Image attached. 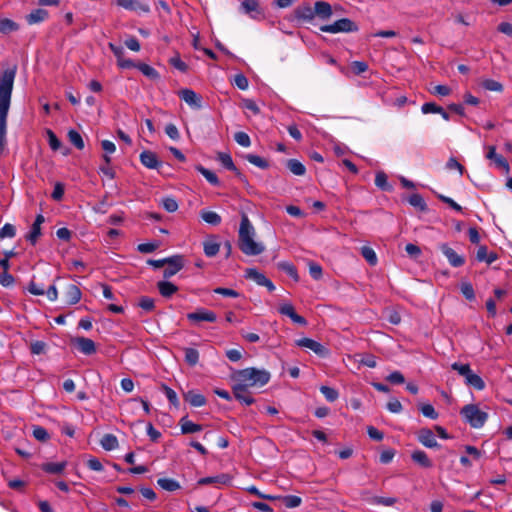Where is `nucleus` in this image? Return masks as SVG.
Wrapping results in <instances>:
<instances>
[{"label":"nucleus","instance_id":"a18cd8bd","mask_svg":"<svg viewBox=\"0 0 512 512\" xmlns=\"http://www.w3.org/2000/svg\"><path fill=\"white\" fill-rule=\"evenodd\" d=\"M68 139L77 149L82 150L84 148V141L82 136L76 130H70L68 132Z\"/></svg>","mask_w":512,"mask_h":512},{"label":"nucleus","instance_id":"de8ad7c7","mask_svg":"<svg viewBox=\"0 0 512 512\" xmlns=\"http://www.w3.org/2000/svg\"><path fill=\"white\" fill-rule=\"evenodd\" d=\"M280 270L284 271L287 275H289L294 280H298V273L296 267L289 262H280L278 264Z\"/></svg>","mask_w":512,"mask_h":512},{"label":"nucleus","instance_id":"c9c22d12","mask_svg":"<svg viewBox=\"0 0 512 512\" xmlns=\"http://www.w3.org/2000/svg\"><path fill=\"white\" fill-rule=\"evenodd\" d=\"M375 185L383 191L392 190V186L388 183V177L383 171H379L376 173Z\"/></svg>","mask_w":512,"mask_h":512},{"label":"nucleus","instance_id":"e2e57ef3","mask_svg":"<svg viewBox=\"0 0 512 512\" xmlns=\"http://www.w3.org/2000/svg\"><path fill=\"white\" fill-rule=\"evenodd\" d=\"M233 83L240 90H246L249 86L247 77L242 73L235 75Z\"/></svg>","mask_w":512,"mask_h":512},{"label":"nucleus","instance_id":"aec40b11","mask_svg":"<svg viewBox=\"0 0 512 512\" xmlns=\"http://www.w3.org/2000/svg\"><path fill=\"white\" fill-rule=\"evenodd\" d=\"M231 480H232V477L229 474L222 473L217 476L200 478L198 480L197 484L200 486L210 485V484L228 485L231 482Z\"/></svg>","mask_w":512,"mask_h":512},{"label":"nucleus","instance_id":"6e6d98bb","mask_svg":"<svg viewBox=\"0 0 512 512\" xmlns=\"http://www.w3.org/2000/svg\"><path fill=\"white\" fill-rule=\"evenodd\" d=\"M16 235V228L14 225L10 223H6L1 229H0V238H13Z\"/></svg>","mask_w":512,"mask_h":512},{"label":"nucleus","instance_id":"a878e982","mask_svg":"<svg viewBox=\"0 0 512 512\" xmlns=\"http://www.w3.org/2000/svg\"><path fill=\"white\" fill-rule=\"evenodd\" d=\"M81 295H82L81 290L75 284H70L67 286V289L65 292V297H66V302L69 305L77 304L81 299Z\"/></svg>","mask_w":512,"mask_h":512},{"label":"nucleus","instance_id":"6e6552de","mask_svg":"<svg viewBox=\"0 0 512 512\" xmlns=\"http://www.w3.org/2000/svg\"><path fill=\"white\" fill-rule=\"evenodd\" d=\"M184 257L182 255H174L169 257V261L166 264L167 267L163 271V277L169 279L177 274L184 267Z\"/></svg>","mask_w":512,"mask_h":512},{"label":"nucleus","instance_id":"864d4df0","mask_svg":"<svg viewBox=\"0 0 512 512\" xmlns=\"http://www.w3.org/2000/svg\"><path fill=\"white\" fill-rule=\"evenodd\" d=\"M162 390H163L165 396L167 397V399L169 400V402L172 405H174L175 407H178L179 400H178L176 392L165 384L162 385Z\"/></svg>","mask_w":512,"mask_h":512},{"label":"nucleus","instance_id":"2f4dec72","mask_svg":"<svg viewBox=\"0 0 512 512\" xmlns=\"http://www.w3.org/2000/svg\"><path fill=\"white\" fill-rule=\"evenodd\" d=\"M100 444L102 446V448L106 451H112L114 449H116L118 447V439L115 435L113 434H105L101 441H100Z\"/></svg>","mask_w":512,"mask_h":512},{"label":"nucleus","instance_id":"a19ab883","mask_svg":"<svg viewBox=\"0 0 512 512\" xmlns=\"http://www.w3.org/2000/svg\"><path fill=\"white\" fill-rule=\"evenodd\" d=\"M137 68L149 79L157 80L159 79V73L150 65L145 63L137 64Z\"/></svg>","mask_w":512,"mask_h":512},{"label":"nucleus","instance_id":"a211bd4d","mask_svg":"<svg viewBox=\"0 0 512 512\" xmlns=\"http://www.w3.org/2000/svg\"><path fill=\"white\" fill-rule=\"evenodd\" d=\"M179 97L192 107H201V97L192 89H182L179 91Z\"/></svg>","mask_w":512,"mask_h":512},{"label":"nucleus","instance_id":"f8f14e48","mask_svg":"<svg viewBox=\"0 0 512 512\" xmlns=\"http://www.w3.org/2000/svg\"><path fill=\"white\" fill-rule=\"evenodd\" d=\"M75 347L84 355H92L96 353L95 342L86 337H76L72 340Z\"/></svg>","mask_w":512,"mask_h":512},{"label":"nucleus","instance_id":"603ef678","mask_svg":"<svg viewBox=\"0 0 512 512\" xmlns=\"http://www.w3.org/2000/svg\"><path fill=\"white\" fill-rule=\"evenodd\" d=\"M138 305H139V307H141L146 312H151L155 308L154 299L151 298V297H148V296H142L139 299Z\"/></svg>","mask_w":512,"mask_h":512},{"label":"nucleus","instance_id":"774afa93","mask_svg":"<svg viewBox=\"0 0 512 512\" xmlns=\"http://www.w3.org/2000/svg\"><path fill=\"white\" fill-rule=\"evenodd\" d=\"M159 242H149V243H142L139 244L137 247V250L140 253H151L155 251L159 247Z\"/></svg>","mask_w":512,"mask_h":512},{"label":"nucleus","instance_id":"f03ea898","mask_svg":"<svg viewBox=\"0 0 512 512\" xmlns=\"http://www.w3.org/2000/svg\"><path fill=\"white\" fill-rule=\"evenodd\" d=\"M255 230L246 215L242 216L239 233V249L248 256H256L264 252L265 247L262 243L254 240Z\"/></svg>","mask_w":512,"mask_h":512},{"label":"nucleus","instance_id":"5fc2aeb1","mask_svg":"<svg viewBox=\"0 0 512 512\" xmlns=\"http://www.w3.org/2000/svg\"><path fill=\"white\" fill-rule=\"evenodd\" d=\"M460 289H461L462 294L464 295V297L467 300L472 301L475 299V292H474V288L471 283H469V282L461 283Z\"/></svg>","mask_w":512,"mask_h":512},{"label":"nucleus","instance_id":"0e129e2a","mask_svg":"<svg viewBox=\"0 0 512 512\" xmlns=\"http://www.w3.org/2000/svg\"><path fill=\"white\" fill-rule=\"evenodd\" d=\"M33 436L35 439L45 442L49 439V434L44 427L35 426L33 429Z\"/></svg>","mask_w":512,"mask_h":512},{"label":"nucleus","instance_id":"9b49d317","mask_svg":"<svg viewBox=\"0 0 512 512\" xmlns=\"http://www.w3.org/2000/svg\"><path fill=\"white\" fill-rule=\"evenodd\" d=\"M440 250L447 258L449 264L453 267H461L465 263V258L459 255L454 249L443 243L440 245Z\"/></svg>","mask_w":512,"mask_h":512},{"label":"nucleus","instance_id":"09e8293b","mask_svg":"<svg viewBox=\"0 0 512 512\" xmlns=\"http://www.w3.org/2000/svg\"><path fill=\"white\" fill-rule=\"evenodd\" d=\"M281 499L287 508H296L300 506L302 503V499L296 495H287L281 497Z\"/></svg>","mask_w":512,"mask_h":512},{"label":"nucleus","instance_id":"473e14b6","mask_svg":"<svg viewBox=\"0 0 512 512\" xmlns=\"http://www.w3.org/2000/svg\"><path fill=\"white\" fill-rule=\"evenodd\" d=\"M286 166L294 175L303 176L306 173L305 166L297 159L287 160Z\"/></svg>","mask_w":512,"mask_h":512},{"label":"nucleus","instance_id":"c756f323","mask_svg":"<svg viewBox=\"0 0 512 512\" xmlns=\"http://www.w3.org/2000/svg\"><path fill=\"white\" fill-rule=\"evenodd\" d=\"M465 383L466 385L471 386L476 390H483L485 388L483 379L479 375L475 374L472 370L466 376Z\"/></svg>","mask_w":512,"mask_h":512},{"label":"nucleus","instance_id":"72a5a7b5","mask_svg":"<svg viewBox=\"0 0 512 512\" xmlns=\"http://www.w3.org/2000/svg\"><path fill=\"white\" fill-rule=\"evenodd\" d=\"M245 278L256 282L260 286L263 285V283L267 279V277L263 273H260L255 268H247L245 270Z\"/></svg>","mask_w":512,"mask_h":512},{"label":"nucleus","instance_id":"c85d7f7f","mask_svg":"<svg viewBox=\"0 0 512 512\" xmlns=\"http://www.w3.org/2000/svg\"><path fill=\"white\" fill-rule=\"evenodd\" d=\"M157 288L159 293L165 298L171 297L178 291V287L169 281H159L157 283Z\"/></svg>","mask_w":512,"mask_h":512},{"label":"nucleus","instance_id":"e433bc0d","mask_svg":"<svg viewBox=\"0 0 512 512\" xmlns=\"http://www.w3.org/2000/svg\"><path fill=\"white\" fill-rule=\"evenodd\" d=\"M201 218L208 224L217 226L221 223V216L214 211H201Z\"/></svg>","mask_w":512,"mask_h":512},{"label":"nucleus","instance_id":"f704fd0d","mask_svg":"<svg viewBox=\"0 0 512 512\" xmlns=\"http://www.w3.org/2000/svg\"><path fill=\"white\" fill-rule=\"evenodd\" d=\"M66 467V462H48L42 465V470L49 474H60Z\"/></svg>","mask_w":512,"mask_h":512},{"label":"nucleus","instance_id":"0eeeda50","mask_svg":"<svg viewBox=\"0 0 512 512\" xmlns=\"http://www.w3.org/2000/svg\"><path fill=\"white\" fill-rule=\"evenodd\" d=\"M240 9L252 19L259 20L264 17L263 10L258 0H243Z\"/></svg>","mask_w":512,"mask_h":512},{"label":"nucleus","instance_id":"ea45409f","mask_svg":"<svg viewBox=\"0 0 512 512\" xmlns=\"http://www.w3.org/2000/svg\"><path fill=\"white\" fill-rule=\"evenodd\" d=\"M481 86L488 91L502 92L504 87L502 83L493 79H484L481 81Z\"/></svg>","mask_w":512,"mask_h":512},{"label":"nucleus","instance_id":"79ce46f5","mask_svg":"<svg viewBox=\"0 0 512 512\" xmlns=\"http://www.w3.org/2000/svg\"><path fill=\"white\" fill-rule=\"evenodd\" d=\"M19 29V25L11 19L3 18L0 19V32L2 33H10L13 31H17Z\"/></svg>","mask_w":512,"mask_h":512},{"label":"nucleus","instance_id":"393cba45","mask_svg":"<svg viewBox=\"0 0 512 512\" xmlns=\"http://www.w3.org/2000/svg\"><path fill=\"white\" fill-rule=\"evenodd\" d=\"M48 11L45 9H35L26 15V21L29 25H34L45 21L48 18Z\"/></svg>","mask_w":512,"mask_h":512},{"label":"nucleus","instance_id":"13d9d810","mask_svg":"<svg viewBox=\"0 0 512 512\" xmlns=\"http://www.w3.org/2000/svg\"><path fill=\"white\" fill-rule=\"evenodd\" d=\"M46 343L44 341H34L30 344V351L34 355L44 354L46 352Z\"/></svg>","mask_w":512,"mask_h":512},{"label":"nucleus","instance_id":"2eb2a0df","mask_svg":"<svg viewBox=\"0 0 512 512\" xmlns=\"http://www.w3.org/2000/svg\"><path fill=\"white\" fill-rule=\"evenodd\" d=\"M140 162L148 169H159L162 166V162L157 155L150 150H144L140 154Z\"/></svg>","mask_w":512,"mask_h":512},{"label":"nucleus","instance_id":"f257e3e1","mask_svg":"<svg viewBox=\"0 0 512 512\" xmlns=\"http://www.w3.org/2000/svg\"><path fill=\"white\" fill-rule=\"evenodd\" d=\"M17 67L5 69L0 74V154H2L7 145V117L11 104L14 80Z\"/></svg>","mask_w":512,"mask_h":512},{"label":"nucleus","instance_id":"423d86ee","mask_svg":"<svg viewBox=\"0 0 512 512\" xmlns=\"http://www.w3.org/2000/svg\"><path fill=\"white\" fill-rule=\"evenodd\" d=\"M232 391L234 398L243 405L249 406L255 402V399L249 391V387L243 385L241 382H237L233 386Z\"/></svg>","mask_w":512,"mask_h":512},{"label":"nucleus","instance_id":"49530a36","mask_svg":"<svg viewBox=\"0 0 512 512\" xmlns=\"http://www.w3.org/2000/svg\"><path fill=\"white\" fill-rule=\"evenodd\" d=\"M361 255L370 265L374 266L377 264L376 253L371 247L363 246L361 248Z\"/></svg>","mask_w":512,"mask_h":512},{"label":"nucleus","instance_id":"6ab92c4d","mask_svg":"<svg viewBox=\"0 0 512 512\" xmlns=\"http://www.w3.org/2000/svg\"><path fill=\"white\" fill-rule=\"evenodd\" d=\"M279 313L289 317L294 323H297V324H300V325H305L306 324L305 318L300 316V315H298L295 312V309H294L293 305L290 304V303H284V304L280 305Z\"/></svg>","mask_w":512,"mask_h":512},{"label":"nucleus","instance_id":"3c124183","mask_svg":"<svg viewBox=\"0 0 512 512\" xmlns=\"http://www.w3.org/2000/svg\"><path fill=\"white\" fill-rule=\"evenodd\" d=\"M370 502L375 505L393 506L397 502V498L375 496Z\"/></svg>","mask_w":512,"mask_h":512},{"label":"nucleus","instance_id":"052dcab7","mask_svg":"<svg viewBox=\"0 0 512 512\" xmlns=\"http://www.w3.org/2000/svg\"><path fill=\"white\" fill-rule=\"evenodd\" d=\"M421 413L430 419H437L439 414L435 411L434 407L431 404H423L420 407Z\"/></svg>","mask_w":512,"mask_h":512},{"label":"nucleus","instance_id":"4be33fe9","mask_svg":"<svg viewBox=\"0 0 512 512\" xmlns=\"http://www.w3.org/2000/svg\"><path fill=\"white\" fill-rule=\"evenodd\" d=\"M117 5L129 10V11H142L144 13H148L150 11V8L147 4H142L137 0H117Z\"/></svg>","mask_w":512,"mask_h":512},{"label":"nucleus","instance_id":"412c9836","mask_svg":"<svg viewBox=\"0 0 512 512\" xmlns=\"http://www.w3.org/2000/svg\"><path fill=\"white\" fill-rule=\"evenodd\" d=\"M313 9L315 17L317 16L322 20L329 19L333 14L331 5L326 1L315 2Z\"/></svg>","mask_w":512,"mask_h":512},{"label":"nucleus","instance_id":"1a4fd4ad","mask_svg":"<svg viewBox=\"0 0 512 512\" xmlns=\"http://www.w3.org/2000/svg\"><path fill=\"white\" fill-rule=\"evenodd\" d=\"M187 319L193 323H199L202 321L213 323L217 320V316L213 311L199 308L195 312L188 313Z\"/></svg>","mask_w":512,"mask_h":512},{"label":"nucleus","instance_id":"cd10ccee","mask_svg":"<svg viewBox=\"0 0 512 512\" xmlns=\"http://www.w3.org/2000/svg\"><path fill=\"white\" fill-rule=\"evenodd\" d=\"M412 460L423 468H431L433 466L432 461L428 455L422 450H416L411 454Z\"/></svg>","mask_w":512,"mask_h":512},{"label":"nucleus","instance_id":"4c0bfd02","mask_svg":"<svg viewBox=\"0 0 512 512\" xmlns=\"http://www.w3.org/2000/svg\"><path fill=\"white\" fill-rule=\"evenodd\" d=\"M196 170L199 171L211 185H219V179L214 172L210 171L209 169H206L202 165H197Z\"/></svg>","mask_w":512,"mask_h":512},{"label":"nucleus","instance_id":"7c9ffc66","mask_svg":"<svg viewBox=\"0 0 512 512\" xmlns=\"http://www.w3.org/2000/svg\"><path fill=\"white\" fill-rule=\"evenodd\" d=\"M157 484L166 491L174 492L181 488L180 483L172 478H159Z\"/></svg>","mask_w":512,"mask_h":512},{"label":"nucleus","instance_id":"7ed1b4c3","mask_svg":"<svg viewBox=\"0 0 512 512\" xmlns=\"http://www.w3.org/2000/svg\"><path fill=\"white\" fill-rule=\"evenodd\" d=\"M270 373L265 369L245 368L235 373L234 378L247 387H262L270 380Z\"/></svg>","mask_w":512,"mask_h":512},{"label":"nucleus","instance_id":"58836bf2","mask_svg":"<svg viewBox=\"0 0 512 512\" xmlns=\"http://www.w3.org/2000/svg\"><path fill=\"white\" fill-rule=\"evenodd\" d=\"M408 202H409L410 205H412L413 207L419 209L420 211H426L427 210V204H426L425 200L418 193L412 194L408 198Z\"/></svg>","mask_w":512,"mask_h":512},{"label":"nucleus","instance_id":"9d476101","mask_svg":"<svg viewBox=\"0 0 512 512\" xmlns=\"http://www.w3.org/2000/svg\"><path fill=\"white\" fill-rule=\"evenodd\" d=\"M296 344L299 347H304V348L312 350L315 354H317L318 356H321V357L326 356L328 354V350L325 346H323L321 343H319L313 339H310V338H306V337L301 338L296 341Z\"/></svg>","mask_w":512,"mask_h":512},{"label":"nucleus","instance_id":"f3484780","mask_svg":"<svg viewBox=\"0 0 512 512\" xmlns=\"http://www.w3.org/2000/svg\"><path fill=\"white\" fill-rule=\"evenodd\" d=\"M217 159L220 161V163L228 170L233 171L236 176L242 181L245 182L246 178L245 176L237 169V167L234 165V162L232 160V157L223 152H219Z\"/></svg>","mask_w":512,"mask_h":512},{"label":"nucleus","instance_id":"bb28decb","mask_svg":"<svg viewBox=\"0 0 512 512\" xmlns=\"http://www.w3.org/2000/svg\"><path fill=\"white\" fill-rule=\"evenodd\" d=\"M179 425L181 427L182 434H191L202 430V425L188 420L186 416L180 419Z\"/></svg>","mask_w":512,"mask_h":512},{"label":"nucleus","instance_id":"c03bdc74","mask_svg":"<svg viewBox=\"0 0 512 512\" xmlns=\"http://www.w3.org/2000/svg\"><path fill=\"white\" fill-rule=\"evenodd\" d=\"M245 159H246L249 163H251V164H253V165H255V166H257V167H259V168H261V169H267V168L269 167V163H268V161H267V160H265L264 158H262V157L258 156V155H255V154H247V155L245 156Z\"/></svg>","mask_w":512,"mask_h":512},{"label":"nucleus","instance_id":"338daca9","mask_svg":"<svg viewBox=\"0 0 512 512\" xmlns=\"http://www.w3.org/2000/svg\"><path fill=\"white\" fill-rule=\"evenodd\" d=\"M162 205L167 212H175L178 209L177 201L172 197H166L162 200Z\"/></svg>","mask_w":512,"mask_h":512},{"label":"nucleus","instance_id":"8fccbe9b","mask_svg":"<svg viewBox=\"0 0 512 512\" xmlns=\"http://www.w3.org/2000/svg\"><path fill=\"white\" fill-rule=\"evenodd\" d=\"M320 391L324 395L326 400L329 402H334L335 400L338 399L339 393L334 388L328 386H321Z\"/></svg>","mask_w":512,"mask_h":512},{"label":"nucleus","instance_id":"bf43d9fd","mask_svg":"<svg viewBox=\"0 0 512 512\" xmlns=\"http://www.w3.org/2000/svg\"><path fill=\"white\" fill-rule=\"evenodd\" d=\"M234 140L243 147H249L251 145L250 137L245 132H236L234 135Z\"/></svg>","mask_w":512,"mask_h":512},{"label":"nucleus","instance_id":"37998d69","mask_svg":"<svg viewBox=\"0 0 512 512\" xmlns=\"http://www.w3.org/2000/svg\"><path fill=\"white\" fill-rule=\"evenodd\" d=\"M185 361L190 366H195L199 361V352L194 348H184Z\"/></svg>","mask_w":512,"mask_h":512},{"label":"nucleus","instance_id":"4d7b16f0","mask_svg":"<svg viewBox=\"0 0 512 512\" xmlns=\"http://www.w3.org/2000/svg\"><path fill=\"white\" fill-rule=\"evenodd\" d=\"M40 235H41V226L32 224L30 232L26 235V239L32 245H35Z\"/></svg>","mask_w":512,"mask_h":512},{"label":"nucleus","instance_id":"5701e85b","mask_svg":"<svg viewBox=\"0 0 512 512\" xmlns=\"http://www.w3.org/2000/svg\"><path fill=\"white\" fill-rule=\"evenodd\" d=\"M204 253L207 257H214L220 250V243L216 236H210L203 242Z\"/></svg>","mask_w":512,"mask_h":512},{"label":"nucleus","instance_id":"680f3d73","mask_svg":"<svg viewBox=\"0 0 512 512\" xmlns=\"http://www.w3.org/2000/svg\"><path fill=\"white\" fill-rule=\"evenodd\" d=\"M386 380L393 385H400L405 382L404 375L400 371H394V372L390 373L386 377Z\"/></svg>","mask_w":512,"mask_h":512},{"label":"nucleus","instance_id":"39448f33","mask_svg":"<svg viewBox=\"0 0 512 512\" xmlns=\"http://www.w3.org/2000/svg\"><path fill=\"white\" fill-rule=\"evenodd\" d=\"M322 32L326 33H349V32H357L359 30L358 25L349 18H342L335 21L333 24L322 25L320 27Z\"/></svg>","mask_w":512,"mask_h":512},{"label":"nucleus","instance_id":"ddd939ff","mask_svg":"<svg viewBox=\"0 0 512 512\" xmlns=\"http://www.w3.org/2000/svg\"><path fill=\"white\" fill-rule=\"evenodd\" d=\"M486 158L493 161L494 165L505 171V173L509 172V163L508 161L500 154L496 152L495 146H489L487 148Z\"/></svg>","mask_w":512,"mask_h":512},{"label":"nucleus","instance_id":"4468645a","mask_svg":"<svg viewBox=\"0 0 512 512\" xmlns=\"http://www.w3.org/2000/svg\"><path fill=\"white\" fill-rule=\"evenodd\" d=\"M418 441L427 448H438V444L434 433L428 428H422L417 435Z\"/></svg>","mask_w":512,"mask_h":512},{"label":"nucleus","instance_id":"dca6fc26","mask_svg":"<svg viewBox=\"0 0 512 512\" xmlns=\"http://www.w3.org/2000/svg\"><path fill=\"white\" fill-rule=\"evenodd\" d=\"M295 18L299 21L311 23L314 18V9L309 4H303L298 6L294 10Z\"/></svg>","mask_w":512,"mask_h":512},{"label":"nucleus","instance_id":"b1692460","mask_svg":"<svg viewBox=\"0 0 512 512\" xmlns=\"http://www.w3.org/2000/svg\"><path fill=\"white\" fill-rule=\"evenodd\" d=\"M184 400L193 407H202L206 404V398L194 390H190L185 393Z\"/></svg>","mask_w":512,"mask_h":512},{"label":"nucleus","instance_id":"69168bd1","mask_svg":"<svg viewBox=\"0 0 512 512\" xmlns=\"http://www.w3.org/2000/svg\"><path fill=\"white\" fill-rule=\"evenodd\" d=\"M446 168L448 170H457L460 175H463L465 168L462 164H460L456 158L450 157L446 163Z\"/></svg>","mask_w":512,"mask_h":512},{"label":"nucleus","instance_id":"20e7f679","mask_svg":"<svg viewBox=\"0 0 512 512\" xmlns=\"http://www.w3.org/2000/svg\"><path fill=\"white\" fill-rule=\"evenodd\" d=\"M460 415L473 428H481L488 419V414L475 404H468L461 408Z\"/></svg>","mask_w":512,"mask_h":512}]
</instances>
